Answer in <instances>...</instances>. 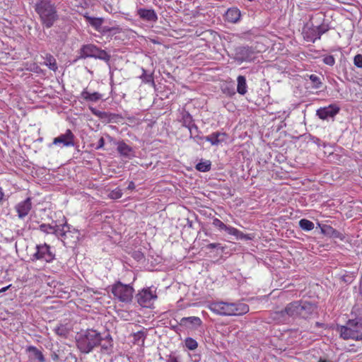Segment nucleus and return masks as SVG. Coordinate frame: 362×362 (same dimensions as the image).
Masks as SVG:
<instances>
[{"instance_id": "6", "label": "nucleus", "mask_w": 362, "mask_h": 362, "mask_svg": "<svg viewBox=\"0 0 362 362\" xmlns=\"http://www.w3.org/2000/svg\"><path fill=\"white\" fill-rule=\"evenodd\" d=\"M111 292L118 300L129 303L133 297L134 288L129 284H124L118 281L112 286Z\"/></svg>"}, {"instance_id": "24", "label": "nucleus", "mask_w": 362, "mask_h": 362, "mask_svg": "<svg viewBox=\"0 0 362 362\" xmlns=\"http://www.w3.org/2000/svg\"><path fill=\"white\" fill-rule=\"evenodd\" d=\"M81 98L86 101L97 102L102 98V94L98 92L90 93L85 88L81 93Z\"/></svg>"}, {"instance_id": "30", "label": "nucleus", "mask_w": 362, "mask_h": 362, "mask_svg": "<svg viewBox=\"0 0 362 362\" xmlns=\"http://www.w3.org/2000/svg\"><path fill=\"white\" fill-rule=\"evenodd\" d=\"M224 230H226L228 234L236 237L237 239L242 240L247 238L245 235L234 227L226 226Z\"/></svg>"}, {"instance_id": "29", "label": "nucleus", "mask_w": 362, "mask_h": 362, "mask_svg": "<svg viewBox=\"0 0 362 362\" xmlns=\"http://www.w3.org/2000/svg\"><path fill=\"white\" fill-rule=\"evenodd\" d=\"M44 64L47 66L50 70L54 71H57L58 69L56 59L54 57L50 54H47L45 57Z\"/></svg>"}, {"instance_id": "10", "label": "nucleus", "mask_w": 362, "mask_h": 362, "mask_svg": "<svg viewBox=\"0 0 362 362\" xmlns=\"http://www.w3.org/2000/svg\"><path fill=\"white\" fill-rule=\"evenodd\" d=\"M81 57H93L107 62L110 60V56L105 50L99 49L94 45L89 44L81 47Z\"/></svg>"}, {"instance_id": "48", "label": "nucleus", "mask_w": 362, "mask_h": 362, "mask_svg": "<svg viewBox=\"0 0 362 362\" xmlns=\"http://www.w3.org/2000/svg\"><path fill=\"white\" fill-rule=\"evenodd\" d=\"M11 284L6 286V287H4L0 289V293H3V292H5L9 287H11Z\"/></svg>"}, {"instance_id": "4", "label": "nucleus", "mask_w": 362, "mask_h": 362, "mask_svg": "<svg viewBox=\"0 0 362 362\" xmlns=\"http://www.w3.org/2000/svg\"><path fill=\"white\" fill-rule=\"evenodd\" d=\"M337 331L344 340H362V317L349 320L346 325L337 326Z\"/></svg>"}, {"instance_id": "37", "label": "nucleus", "mask_w": 362, "mask_h": 362, "mask_svg": "<svg viewBox=\"0 0 362 362\" xmlns=\"http://www.w3.org/2000/svg\"><path fill=\"white\" fill-rule=\"evenodd\" d=\"M114 31L115 33H120L122 32V28H119V26H115V27H107L104 26L101 27V33H110Z\"/></svg>"}, {"instance_id": "19", "label": "nucleus", "mask_w": 362, "mask_h": 362, "mask_svg": "<svg viewBox=\"0 0 362 362\" xmlns=\"http://www.w3.org/2000/svg\"><path fill=\"white\" fill-rule=\"evenodd\" d=\"M318 226L320 228L321 233L322 234L328 235L333 238H338L341 240H344V235L339 231L333 228L332 226L328 225L321 226L320 223H318Z\"/></svg>"}, {"instance_id": "34", "label": "nucleus", "mask_w": 362, "mask_h": 362, "mask_svg": "<svg viewBox=\"0 0 362 362\" xmlns=\"http://www.w3.org/2000/svg\"><path fill=\"white\" fill-rule=\"evenodd\" d=\"M188 129H189V133H190V139H193L199 144H200L201 143H200L199 141H202L199 139L200 136L199 135H195V133L198 132L197 127L196 125H194V124H192V125H189L188 126Z\"/></svg>"}, {"instance_id": "22", "label": "nucleus", "mask_w": 362, "mask_h": 362, "mask_svg": "<svg viewBox=\"0 0 362 362\" xmlns=\"http://www.w3.org/2000/svg\"><path fill=\"white\" fill-rule=\"evenodd\" d=\"M26 351L30 353L29 358L37 362H45V358L42 351L34 346H29L27 347Z\"/></svg>"}, {"instance_id": "36", "label": "nucleus", "mask_w": 362, "mask_h": 362, "mask_svg": "<svg viewBox=\"0 0 362 362\" xmlns=\"http://www.w3.org/2000/svg\"><path fill=\"white\" fill-rule=\"evenodd\" d=\"M185 346L189 350H194L198 346L197 341L191 337H187L185 341Z\"/></svg>"}, {"instance_id": "15", "label": "nucleus", "mask_w": 362, "mask_h": 362, "mask_svg": "<svg viewBox=\"0 0 362 362\" xmlns=\"http://www.w3.org/2000/svg\"><path fill=\"white\" fill-rule=\"evenodd\" d=\"M317 307L315 304L308 301L300 300V317L308 318L316 311Z\"/></svg>"}, {"instance_id": "18", "label": "nucleus", "mask_w": 362, "mask_h": 362, "mask_svg": "<svg viewBox=\"0 0 362 362\" xmlns=\"http://www.w3.org/2000/svg\"><path fill=\"white\" fill-rule=\"evenodd\" d=\"M117 151L121 156L129 159L135 156V153L133 148L124 141L117 142Z\"/></svg>"}, {"instance_id": "7", "label": "nucleus", "mask_w": 362, "mask_h": 362, "mask_svg": "<svg viewBox=\"0 0 362 362\" xmlns=\"http://www.w3.org/2000/svg\"><path fill=\"white\" fill-rule=\"evenodd\" d=\"M328 30L327 25L322 24L315 26L313 24L307 23L303 29V37L307 42H315L317 40L320 39L322 35L327 32Z\"/></svg>"}, {"instance_id": "41", "label": "nucleus", "mask_w": 362, "mask_h": 362, "mask_svg": "<svg viewBox=\"0 0 362 362\" xmlns=\"http://www.w3.org/2000/svg\"><path fill=\"white\" fill-rule=\"evenodd\" d=\"M213 225L215 226V227H217L220 230H225L226 227V225L225 223H223L221 220H219L218 218H214L213 220Z\"/></svg>"}, {"instance_id": "11", "label": "nucleus", "mask_w": 362, "mask_h": 362, "mask_svg": "<svg viewBox=\"0 0 362 362\" xmlns=\"http://www.w3.org/2000/svg\"><path fill=\"white\" fill-rule=\"evenodd\" d=\"M257 52L255 49L249 46H240L238 47L235 49L234 59L239 64L244 62H253L256 58Z\"/></svg>"}, {"instance_id": "28", "label": "nucleus", "mask_w": 362, "mask_h": 362, "mask_svg": "<svg viewBox=\"0 0 362 362\" xmlns=\"http://www.w3.org/2000/svg\"><path fill=\"white\" fill-rule=\"evenodd\" d=\"M99 346H101V351L105 353H109L112 347V339L110 335L105 338L102 337V341Z\"/></svg>"}, {"instance_id": "8", "label": "nucleus", "mask_w": 362, "mask_h": 362, "mask_svg": "<svg viewBox=\"0 0 362 362\" xmlns=\"http://www.w3.org/2000/svg\"><path fill=\"white\" fill-rule=\"evenodd\" d=\"M35 250V252L30 257L32 262L40 260L50 263L55 259L54 252L51 247L46 243L37 245Z\"/></svg>"}, {"instance_id": "52", "label": "nucleus", "mask_w": 362, "mask_h": 362, "mask_svg": "<svg viewBox=\"0 0 362 362\" xmlns=\"http://www.w3.org/2000/svg\"><path fill=\"white\" fill-rule=\"evenodd\" d=\"M318 362H326L325 360L320 358Z\"/></svg>"}, {"instance_id": "12", "label": "nucleus", "mask_w": 362, "mask_h": 362, "mask_svg": "<svg viewBox=\"0 0 362 362\" xmlns=\"http://www.w3.org/2000/svg\"><path fill=\"white\" fill-rule=\"evenodd\" d=\"M74 135L70 129H67L64 134H60L54 139L52 144L61 148L74 146Z\"/></svg>"}, {"instance_id": "43", "label": "nucleus", "mask_w": 362, "mask_h": 362, "mask_svg": "<svg viewBox=\"0 0 362 362\" xmlns=\"http://www.w3.org/2000/svg\"><path fill=\"white\" fill-rule=\"evenodd\" d=\"M134 338L136 340H141V342L144 343L145 339L144 334L143 332H139L136 334H135Z\"/></svg>"}, {"instance_id": "3", "label": "nucleus", "mask_w": 362, "mask_h": 362, "mask_svg": "<svg viewBox=\"0 0 362 362\" xmlns=\"http://www.w3.org/2000/svg\"><path fill=\"white\" fill-rule=\"evenodd\" d=\"M39 229L46 234H54L57 237H61L64 243L70 237L73 238L72 243H76L79 240L80 233L78 230L75 228L71 229V226L66 223L62 226L42 223L40 225Z\"/></svg>"}, {"instance_id": "44", "label": "nucleus", "mask_w": 362, "mask_h": 362, "mask_svg": "<svg viewBox=\"0 0 362 362\" xmlns=\"http://www.w3.org/2000/svg\"><path fill=\"white\" fill-rule=\"evenodd\" d=\"M90 110L91 111V112L95 115V116H98V117H101L102 115L103 114V112H102L101 111H99L98 110H96L95 108L94 107H89Z\"/></svg>"}, {"instance_id": "31", "label": "nucleus", "mask_w": 362, "mask_h": 362, "mask_svg": "<svg viewBox=\"0 0 362 362\" xmlns=\"http://www.w3.org/2000/svg\"><path fill=\"white\" fill-rule=\"evenodd\" d=\"M299 227L304 231H310L312 230L315 226L314 223L310 221V220H308L306 218H302L298 222Z\"/></svg>"}, {"instance_id": "14", "label": "nucleus", "mask_w": 362, "mask_h": 362, "mask_svg": "<svg viewBox=\"0 0 362 362\" xmlns=\"http://www.w3.org/2000/svg\"><path fill=\"white\" fill-rule=\"evenodd\" d=\"M32 208L31 199L27 198L23 202H19L16 206V210L18 214V216L21 219H23L26 216L28 215Z\"/></svg>"}, {"instance_id": "45", "label": "nucleus", "mask_w": 362, "mask_h": 362, "mask_svg": "<svg viewBox=\"0 0 362 362\" xmlns=\"http://www.w3.org/2000/svg\"><path fill=\"white\" fill-rule=\"evenodd\" d=\"M105 145V140L103 137L100 138V139L98 141V146H96V149H100L103 148Z\"/></svg>"}, {"instance_id": "50", "label": "nucleus", "mask_w": 362, "mask_h": 362, "mask_svg": "<svg viewBox=\"0 0 362 362\" xmlns=\"http://www.w3.org/2000/svg\"><path fill=\"white\" fill-rule=\"evenodd\" d=\"M3 197H4V193L2 192V189L0 187V203L1 202Z\"/></svg>"}, {"instance_id": "16", "label": "nucleus", "mask_w": 362, "mask_h": 362, "mask_svg": "<svg viewBox=\"0 0 362 362\" xmlns=\"http://www.w3.org/2000/svg\"><path fill=\"white\" fill-rule=\"evenodd\" d=\"M201 140H205L211 143L213 146H217L219 144L224 142L226 139V134L223 132H214L209 136L199 137Z\"/></svg>"}, {"instance_id": "21", "label": "nucleus", "mask_w": 362, "mask_h": 362, "mask_svg": "<svg viewBox=\"0 0 362 362\" xmlns=\"http://www.w3.org/2000/svg\"><path fill=\"white\" fill-rule=\"evenodd\" d=\"M202 320L199 317H182L180 325L189 329H196L202 325Z\"/></svg>"}, {"instance_id": "32", "label": "nucleus", "mask_w": 362, "mask_h": 362, "mask_svg": "<svg viewBox=\"0 0 362 362\" xmlns=\"http://www.w3.org/2000/svg\"><path fill=\"white\" fill-rule=\"evenodd\" d=\"M54 332L57 335L66 338L69 334V329L66 325H60L54 328Z\"/></svg>"}, {"instance_id": "13", "label": "nucleus", "mask_w": 362, "mask_h": 362, "mask_svg": "<svg viewBox=\"0 0 362 362\" xmlns=\"http://www.w3.org/2000/svg\"><path fill=\"white\" fill-rule=\"evenodd\" d=\"M340 107L335 104H331L327 107H320L316 112V115L321 119H327L329 117H334L339 113Z\"/></svg>"}, {"instance_id": "2", "label": "nucleus", "mask_w": 362, "mask_h": 362, "mask_svg": "<svg viewBox=\"0 0 362 362\" xmlns=\"http://www.w3.org/2000/svg\"><path fill=\"white\" fill-rule=\"evenodd\" d=\"M209 309L216 315L225 316L240 315L249 311L247 305L245 303L224 301L212 302L209 305Z\"/></svg>"}, {"instance_id": "47", "label": "nucleus", "mask_w": 362, "mask_h": 362, "mask_svg": "<svg viewBox=\"0 0 362 362\" xmlns=\"http://www.w3.org/2000/svg\"><path fill=\"white\" fill-rule=\"evenodd\" d=\"M135 188V184L134 182L131 181L129 182V185H128V187H127V189H129V190H132Z\"/></svg>"}, {"instance_id": "40", "label": "nucleus", "mask_w": 362, "mask_h": 362, "mask_svg": "<svg viewBox=\"0 0 362 362\" xmlns=\"http://www.w3.org/2000/svg\"><path fill=\"white\" fill-rule=\"evenodd\" d=\"M323 62L332 66L335 64V59L332 55H327L323 57Z\"/></svg>"}, {"instance_id": "49", "label": "nucleus", "mask_w": 362, "mask_h": 362, "mask_svg": "<svg viewBox=\"0 0 362 362\" xmlns=\"http://www.w3.org/2000/svg\"><path fill=\"white\" fill-rule=\"evenodd\" d=\"M166 362H178V361L176 358L172 357V358H169L168 360H167Z\"/></svg>"}, {"instance_id": "26", "label": "nucleus", "mask_w": 362, "mask_h": 362, "mask_svg": "<svg viewBox=\"0 0 362 362\" xmlns=\"http://www.w3.org/2000/svg\"><path fill=\"white\" fill-rule=\"evenodd\" d=\"M88 23L95 28L97 31H101V27L104 22V20L103 18H95V17H90L88 16H84Z\"/></svg>"}, {"instance_id": "27", "label": "nucleus", "mask_w": 362, "mask_h": 362, "mask_svg": "<svg viewBox=\"0 0 362 362\" xmlns=\"http://www.w3.org/2000/svg\"><path fill=\"white\" fill-rule=\"evenodd\" d=\"M237 91L239 94L243 95L247 91L246 78L243 76H238L237 78Z\"/></svg>"}, {"instance_id": "1", "label": "nucleus", "mask_w": 362, "mask_h": 362, "mask_svg": "<svg viewBox=\"0 0 362 362\" xmlns=\"http://www.w3.org/2000/svg\"><path fill=\"white\" fill-rule=\"evenodd\" d=\"M102 341L101 334L94 329H82L76 335L78 349L83 354L90 353Z\"/></svg>"}, {"instance_id": "38", "label": "nucleus", "mask_w": 362, "mask_h": 362, "mask_svg": "<svg viewBox=\"0 0 362 362\" xmlns=\"http://www.w3.org/2000/svg\"><path fill=\"white\" fill-rule=\"evenodd\" d=\"M122 196V192L119 188H116L111 191L109 194V197L112 199H117Z\"/></svg>"}, {"instance_id": "42", "label": "nucleus", "mask_w": 362, "mask_h": 362, "mask_svg": "<svg viewBox=\"0 0 362 362\" xmlns=\"http://www.w3.org/2000/svg\"><path fill=\"white\" fill-rule=\"evenodd\" d=\"M354 65L358 68H362V54H357L354 59Z\"/></svg>"}, {"instance_id": "51", "label": "nucleus", "mask_w": 362, "mask_h": 362, "mask_svg": "<svg viewBox=\"0 0 362 362\" xmlns=\"http://www.w3.org/2000/svg\"><path fill=\"white\" fill-rule=\"evenodd\" d=\"M359 292H360V294L362 296V279H361V284H360Z\"/></svg>"}, {"instance_id": "39", "label": "nucleus", "mask_w": 362, "mask_h": 362, "mask_svg": "<svg viewBox=\"0 0 362 362\" xmlns=\"http://www.w3.org/2000/svg\"><path fill=\"white\" fill-rule=\"evenodd\" d=\"M142 74L140 76L141 80L145 83H153V76L151 74H148L144 69H142Z\"/></svg>"}, {"instance_id": "46", "label": "nucleus", "mask_w": 362, "mask_h": 362, "mask_svg": "<svg viewBox=\"0 0 362 362\" xmlns=\"http://www.w3.org/2000/svg\"><path fill=\"white\" fill-rule=\"evenodd\" d=\"M220 246L219 243H210L207 245V248L209 249H215Z\"/></svg>"}, {"instance_id": "23", "label": "nucleus", "mask_w": 362, "mask_h": 362, "mask_svg": "<svg viewBox=\"0 0 362 362\" xmlns=\"http://www.w3.org/2000/svg\"><path fill=\"white\" fill-rule=\"evenodd\" d=\"M286 308L287 310L290 319H294L296 317H300V300L293 301L288 303Z\"/></svg>"}, {"instance_id": "25", "label": "nucleus", "mask_w": 362, "mask_h": 362, "mask_svg": "<svg viewBox=\"0 0 362 362\" xmlns=\"http://www.w3.org/2000/svg\"><path fill=\"white\" fill-rule=\"evenodd\" d=\"M226 18L228 22L237 23L240 18V11L236 8H228L226 13Z\"/></svg>"}, {"instance_id": "9", "label": "nucleus", "mask_w": 362, "mask_h": 362, "mask_svg": "<svg viewBox=\"0 0 362 362\" xmlns=\"http://www.w3.org/2000/svg\"><path fill=\"white\" fill-rule=\"evenodd\" d=\"M138 303L144 308H151L156 300L158 296L156 288L148 287L143 288L136 294Z\"/></svg>"}, {"instance_id": "17", "label": "nucleus", "mask_w": 362, "mask_h": 362, "mask_svg": "<svg viewBox=\"0 0 362 362\" xmlns=\"http://www.w3.org/2000/svg\"><path fill=\"white\" fill-rule=\"evenodd\" d=\"M137 15L146 21L155 23L158 21V16L153 9L140 8L137 10Z\"/></svg>"}, {"instance_id": "33", "label": "nucleus", "mask_w": 362, "mask_h": 362, "mask_svg": "<svg viewBox=\"0 0 362 362\" xmlns=\"http://www.w3.org/2000/svg\"><path fill=\"white\" fill-rule=\"evenodd\" d=\"M196 169L200 172H207L211 169V162L209 160L199 162L197 164Z\"/></svg>"}, {"instance_id": "5", "label": "nucleus", "mask_w": 362, "mask_h": 362, "mask_svg": "<svg viewBox=\"0 0 362 362\" xmlns=\"http://www.w3.org/2000/svg\"><path fill=\"white\" fill-rule=\"evenodd\" d=\"M35 11L42 23L48 28H51L57 19L56 8L50 0H41L36 4Z\"/></svg>"}, {"instance_id": "20", "label": "nucleus", "mask_w": 362, "mask_h": 362, "mask_svg": "<svg viewBox=\"0 0 362 362\" xmlns=\"http://www.w3.org/2000/svg\"><path fill=\"white\" fill-rule=\"evenodd\" d=\"M271 317L274 322L279 324H286L291 320L286 308L284 310L272 313Z\"/></svg>"}, {"instance_id": "35", "label": "nucleus", "mask_w": 362, "mask_h": 362, "mask_svg": "<svg viewBox=\"0 0 362 362\" xmlns=\"http://www.w3.org/2000/svg\"><path fill=\"white\" fill-rule=\"evenodd\" d=\"M309 78L311 81V82L313 83V88L317 89V88H321L322 83L320 78L318 76H317L315 74H310L309 76Z\"/></svg>"}]
</instances>
